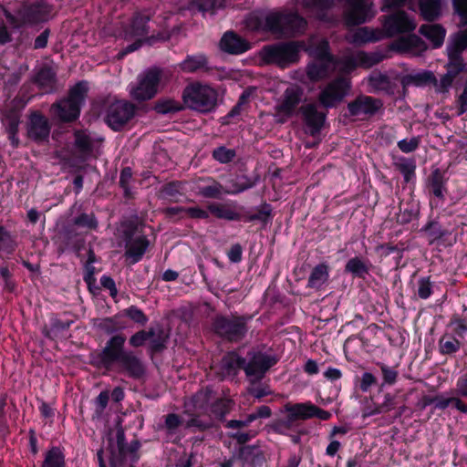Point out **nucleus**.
<instances>
[{"mask_svg":"<svg viewBox=\"0 0 467 467\" xmlns=\"http://www.w3.org/2000/svg\"><path fill=\"white\" fill-rule=\"evenodd\" d=\"M276 363L274 357L253 353L248 363L245 362L244 371L251 383L262 379L265 372Z\"/></svg>","mask_w":467,"mask_h":467,"instance_id":"dca6fc26","label":"nucleus"},{"mask_svg":"<svg viewBox=\"0 0 467 467\" xmlns=\"http://www.w3.org/2000/svg\"><path fill=\"white\" fill-rule=\"evenodd\" d=\"M272 213L271 206L267 203H264L261 205L254 213L246 214L244 217V221L253 222V221H260L263 223H266Z\"/></svg>","mask_w":467,"mask_h":467,"instance_id":"c03bdc74","label":"nucleus"},{"mask_svg":"<svg viewBox=\"0 0 467 467\" xmlns=\"http://www.w3.org/2000/svg\"><path fill=\"white\" fill-rule=\"evenodd\" d=\"M75 146L83 154L89 155L93 150V140L85 131H75Z\"/></svg>","mask_w":467,"mask_h":467,"instance_id":"f704fd0d","label":"nucleus"},{"mask_svg":"<svg viewBox=\"0 0 467 467\" xmlns=\"http://www.w3.org/2000/svg\"><path fill=\"white\" fill-rule=\"evenodd\" d=\"M420 32L432 42L433 47H438V25H422Z\"/></svg>","mask_w":467,"mask_h":467,"instance_id":"6e6d98bb","label":"nucleus"},{"mask_svg":"<svg viewBox=\"0 0 467 467\" xmlns=\"http://www.w3.org/2000/svg\"><path fill=\"white\" fill-rule=\"evenodd\" d=\"M213 157L221 163H228L235 157V150L225 147H218L213 150Z\"/></svg>","mask_w":467,"mask_h":467,"instance_id":"603ef678","label":"nucleus"},{"mask_svg":"<svg viewBox=\"0 0 467 467\" xmlns=\"http://www.w3.org/2000/svg\"><path fill=\"white\" fill-rule=\"evenodd\" d=\"M223 1L224 0H192L188 5V9L206 12L222 7Z\"/></svg>","mask_w":467,"mask_h":467,"instance_id":"a19ab883","label":"nucleus"},{"mask_svg":"<svg viewBox=\"0 0 467 467\" xmlns=\"http://www.w3.org/2000/svg\"><path fill=\"white\" fill-rule=\"evenodd\" d=\"M122 315L128 317L132 321L141 326H144L148 322L147 316L135 306H130V307L124 309L122 311Z\"/></svg>","mask_w":467,"mask_h":467,"instance_id":"09e8293b","label":"nucleus"},{"mask_svg":"<svg viewBox=\"0 0 467 467\" xmlns=\"http://www.w3.org/2000/svg\"><path fill=\"white\" fill-rule=\"evenodd\" d=\"M302 88L296 85L290 86L285 90L281 99L275 107V117L278 118L279 122H285L294 114L302 100Z\"/></svg>","mask_w":467,"mask_h":467,"instance_id":"4468645a","label":"nucleus"},{"mask_svg":"<svg viewBox=\"0 0 467 467\" xmlns=\"http://www.w3.org/2000/svg\"><path fill=\"white\" fill-rule=\"evenodd\" d=\"M296 420L291 417V413H286L283 419H279L273 424V429L279 434H285L296 426Z\"/></svg>","mask_w":467,"mask_h":467,"instance_id":"a18cd8bd","label":"nucleus"},{"mask_svg":"<svg viewBox=\"0 0 467 467\" xmlns=\"http://www.w3.org/2000/svg\"><path fill=\"white\" fill-rule=\"evenodd\" d=\"M250 319V317L237 315L216 316L213 321V330L223 339L238 342L245 337Z\"/></svg>","mask_w":467,"mask_h":467,"instance_id":"423d86ee","label":"nucleus"},{"mask_svg":"<svg viewBox=\"0 0 467 467\" xmlns=\"http://www.w3.org/2000/svg\"><path fill=\"white\" fill-rule=\"evenodd\" d=\"M149 246V241L144 235H140L127 242L125 256L130 259L131 264L139 262Z\"/></svg>","mask_w":467,"mask_h":467,"instance_id":"5701e85b","label":"nucleus"},{"mask_svg":"<svg viewBox=\"0 0 467 467\" xmlns=\"http://www.w3.org/2000/svg\"><path fill=\"white\" fill-rule=\"evenodd\" d=\"M432 80H435L434 75L431 72H424L415 76H406L402 78L401 83L406 87L410 84L422 85Z\"/></svg>","mask_w":467,"mask_h":467,"instance_id":"de8ad7c7","label":"nucleus"},{"mask_svg":"<svg viewBox=\"0 0 467 467\" xmlns=\"http://www.w3.org/2000/svg\"><path fill=\"white\" fill-rule=\"evenodd\" d=\"M367 80L372 92L391 94L396 88L395 82L386 73L380 71H372Z\"/></svg>","mask_w":467,"mask_h":467,"instance_id":"4be33fe9","label":"nucleus"},{"mask_svg":"<svg viewBox=\"0 0 467 467\" xmlns=\"http://www.w3.org/2000/svg\"><path fill=\"white\" fill-rule=\"evenodd\" d=\"M221 366L228 375L235 374L238 368H242L244 369L245 358L239 357L234 352L228 353L223 358Z\"/></svg>","mask_w":467,"mask_h":467,"instance_id":"c756f323","label":"nucleus"},{"mask_svg":"<svg viewBox=\"0 0 467 467\" xmlns=\"http://www.w3.org/2000/svg\"><path fill=\"white\" fill-rule=\"evenodd\" d=\"M283 411L285 413H291V417L296 421L306 420L312 418L327 420L331 418L329 411L320 409L311 402L286 403L284 406Z\"/></svg>","mask_w":467,"mask_h":467,"instance_id":"2eb2a0df","label":"nucleus"},{"mask_svg":"<svg viewBox=\"0 0 467 467\" xmlns=\"http://www.w3.org/2000/svg\"><path fill=\"white\" fill-rule=\"evenodd\" d=\"M336 70L333 58H315L306 67V75L312 81H319L330 76Z\"/></svg>","mask_w":467,"mask_h":467,"instance_id":"6ab92c4d","label":"nucleus"},{"mask_svg":"<svg viewBox=\"0 0 467 467\" xmlns=\"http://www.w3.org/2000/svg\"><path fill=\"white\" fill-rule=\"evenodd\" d=\"M419 6L422 17L427 21H433L438 16V0H419Z\"/></svg>","mask_w":467,"mask_h":467,"instance_id":"ea45409f","label":"nucleus"},{"mask_svg":"<svg viewBox=\"0 0 467 467\" xmlns=\"http://www.w3.org/2000/svg\"><path fill=\"white\" fill-rule=\"evenodd\" d=\"M228 183V186L224 190V193L226 194H238L254 185V182L244 174L235 176L230 180Z\"/></svg>","mask_w":467,"mask_h":467,"instance_id":"cd10ccee","label":"nucleus"},{"mask_svg":"<svg viewBox=\"0 0 467 467\" xmlns=\"http://www.w3.org/2000/svg\"><path fill=\"white\" fill-rule=\"evenodd\" d=\"M149 16L138 15L134 17L131 24V34L134 36H143L149 33L148 28Z\"/></svg>","mask_w":467,"mask_h":467,"instance_id":"37998d69","label":"nucleus"},{"mask_svg":"<svg viewBox=\"0 0 467 467\" xmlns=\"http://www.w3.org/2000/svg\"><path fill=\"white\" fill-rule=\"evenodd\" d=\"M328 42L325 38H313L311 39L310 45L308 47V52L315 58H333L328 52Z\"/></svg>","mask_w":467,"mask_h":467,"instance_id":"7c9ffc66","label":"nucleus"},{"mask_svg":"<svg viewBox=\"0 0 467 467\" xmlns=\"http://www.w3.org/2000/svg\"><path fill=\"white\" fill-rule=\"evenodd\" d=\"M257 381L251 383V386L248 388V392L254 396L255 399H262L269 394H271V390L266 385H256Z\"/></svg>","mask_w":467,"mask_h":467,"instance_id":"0e129e2a","label":"nucleus"},{"mask_svg":"<svg viewBox=\"0 0 467 467\" xmlns=\"http://www.w3.org/2000/svg\"><path fill=\"white\" fill-rule=\"evenodd\" d=\"M453 406L462 412L467 413V405L458 398H440V408L445 409Z\"/></svg>","mask_w":467,"mask_h":467,"instance_id":"052dcab7","label":"nucleus"},{"mask_svg":"<svg viewBox=\"0 0 467 467\" xmlns=\"http://www.w3.org/2000/svg\"><path fill=\"white\" fill-rule=\"evenodd\" d=\"M218 96V91L211 85L193 81L183 88L182 100L185 109L200 113H209L216 109Z\"/></svg>","mask_w":467,"mask_h":467,"instance_id":"7ed1b4c3","label":"nucleus"},{"mask_svg":"<svg viewBox=\"0 0 467 467\" xmlns=\"http://www.w3.org/2000/svg\"><path fill=\"white\" fill-rule=\"evenodd\" d=\"M220 47L223 52L239 55L249 50L250 43L233 31L223 34L220 41Z\"/></svg>","mask_w":467,"mask_h":467,"instance_id":"aec40b11","label":"nucleus"},{"mask_svg":"<svg viewBox=\"0 0 467 467\" xmlns=\"http://www.w3.org/2000/svg\"><path fill=\"white\" fill-rule=\"evenodd\" d=\"M380 35L381 33L377 34L368 27H359L352 34L348 35L347 40L351 44L359 46L379 40L382 37Z\"/></svg>","mask_w":467,"mask_h":467,"instance_id":"393cba45","label":"nucleus"},{"mask_svg":"<svg viewBox=\"0 0 467 467\" xmlns=\"http://www.w3.org/2000/svg\"><path fill=\"white\" fill-rule=\"evenodd\" d=\"M380 369L383 375L384 383L392 385L396 382L398 372L394 368L385 364H381Z\"/></svg>","mask_w":467,"mask_h":467,"instance_id":"69168bd1","label":"nucleus"},{"mask_svg":"<svg viewBox=\"0 0 467 467\" xmlns=\"http://www.w3.org/2000/svg\"><path fill=\"white\" fill-rule=\"evenodd\" d=\"M300 110L311 134L314 135L319 132L324 125L326 114L318 111L317 105L313 103L302 106Z\"/></svg>","mask_w":467,"mask_h":467,"instance_id":"412c9836","label":"nucleus"},{"mask_svg":"<svg viewBox=\"0 0 467 467\" xmlns=\"http://www.w3.org/2000/svg\"><path fill=\"white\" fill-rule=\"evenodd\" d=\"M261 57L267 64L285 67L298 59V46L295 42L279 43L264 47Z\"/></svg>","mask_w":467,"mask_h":467,"instance_id":"9d476101","label":"nucleus"},{"mask_svg":"<svg viewBox=\"0 0 467 467\" xmlns=\"http://www.w3.org/2000/svg\"><path fill=\"white\" fill-rule=\"evenodd\" d=\"M135 106L124 100L112 102L107 110L106 121L114 130L122 129L134 116Z\"/></svg>","mask_w":467,"mask_h":467,"instance_id":"ddd939ff","label":"nucleus"},{"mask_svg":"<svg viewBox=\"0 0 467 467\" xmlns=\"http://www.w3.org/2000/svg\"><path fill=\"white\" fill-rule=\"evenodd\" d=\"M35 80L45 91L51 90L56 81V73L50 67H43L37 72Z\"/></svg>","mask_w":467,"mask_h":467,"instance_id":"473e14b6","label":"nucleus"},{"mask_svg":"<svg viewBox=\"0 0 467 467\" xmlns=\"http://www.w3.org/2000/svg\"><path fill=\"white\" fill-rule=\"evenodd\" d=\"M16 248L14 236L2 225H0V250L12 254Z\"/></svg>","mask_w":467,"mask_h":467,"instance_id":"79ce46f5","label":"nucleus"},{"mask_svg":"<svg viewBox=\"0 0 467 467\" xmlns=\"http://www.w3.org/2000/svg\"><path fill=\"white\" fill-rule=\"evenodd\" d=\"M224 190L222 184L213 182V184L201 188L199 193L206 198H220Z\"/></svg>","mask_w":467,"mask_h":467,"instance_id":"8fccbe9b","label":"nucleus"},{"mask_svg":"<svg viewBox=\"0 0 467 467\" xmlns=\"http://www.w3.org/2000/svg\"><path fill=\"white\" fill-rule=\"evenodd\" d=\"M383 57L379 53H367L364 51L356 52V61L358 67L368 68L377 65L382 60Z\"/></svg>","mask_w":467,"mask_h":467,"instance_id":"58836bf2","label":"nucleus"},{"mask_svg":"<svg viewBox=\"0 0 467 467\" xmlns=\"http://www.w3.org/2000/svg\"><path fill=\"white\" fill-rule=\"evenodd\" d=\"M208 210L217 218L227 221L240 220V214L235 212L229 204L212 203L208 206Z\"/></svg>","mask_w":467,"mask_h":467,"instance_id":"c85d7f7f","label":"nucleus"},{"mask_svg":"<svg viewBox=\"0 0 467 467\" xmlns=\"http://www.w3.org/2000/svg\"><path fill=\"white\" fill-rule=\"evenodd\" d=\"M154 335L155 331L152 328L149 331L140 330L130 337V344L135 348L140 347Z\"/></svg>","mask_w":467,"mask_h":467,"instance_id":"5fc2aeb1","label":"nucleus"},{"mask_svg":"<svg viewBox=\"0 0 467 467\" xmlns=\"http://www.w3.org/2000/svg\"><path fill=\"white\" fill-rule=\"evenodd\" d=\"M349 89V80L345 78H337L321 90L318 101L326 109L334 108L344 99Z\"/></svg>","mask_w":467,"mask_h":467,"instance_id":"f8f14e48","label":"nucleus"},{"mask_svg":"<svg viewBox=\"0 0 467 467\" xmlns=\"http://www.w3.org/2000/svg\"><path fill=\"white\" fill-rule=\"evenodd\" d=\"M356 60V53L344 56L339 60L335 61L336 69L343 73H348L358 67Z\"/></svg>","mask_w":467,"mask_h":467,"instance_id":"49530a36","label":"nucleus"},{"mask_svg":"<svg viewBox=\"0 0 467 467\" xmlns=\"http://www.w3.org/2000/svg\"><path fill=\"white\" fill-rule=\"evenodd\" d=\"M234 402L230 399H217L211 405V413L219 420H224L225 416L231 412Z\"/></svg>","mask_w":467,"mask_h":467,"instance_id":"2f4dec72","label":"nucleus"},{"mask_svg":"<svg viewBox=\"0 0 467 467\" xmlns=\"http://www.w3.org/2000/svg\"><path fill=\"white\" fill-rule=\"evenodd\" d=\"M420 142L419 137H411L410 139H403L398 141V147L402 152L410 153L418 149Z\"/></svg>","mask_w":467,"mask_h":467,"instance_id":"4d7b16f0","label":"nucleus"},{"mask_svg":"<svg viewBox=\"0 0 467 467\" xmlns=\"http://www.w3.org/2000/svg\"><path fill=\"white\" fill-rule=\"evenodd\" d=\"M140 443L135 440L130 445L126 443L125 432L122 428L117 430L116 441L109 445V463L111 467H123L125 462L129 458L130 462H134L138 460L137 454Z\"/></svg>","mask_w":467,"mask_h":467,"instance_id":"1a4fd4ad","label":"nucleus"},{"mask_svg":"<svg viewBox=\"0 0 467 467\" xmlns=\"http://www.w3.org/2000/svg\"><path fill=\"white\" fill-rule=\"evenodd\" d=\"M417 27L415 19L405 11H395L382 18L384 36L393 37L400 34L410 33Z\"/></svg>","mask_w":467,"mask_h":467,"instance_id":"9b49d317","label":"nucleus"},{"mask_svg":"<svg viewBox=\"0 0 467 467\" xmlns=\"http://www.w3.org/2000/svg\"><path fill=\"white\" fill-rule=\"evenodd\" d=\"M50 13V6L44 1L24 5L16 10V14L5 10L6 22L14 28H19L26 24L46 21L48 19Z\"/></svg>","mask_w":467,"mask_h":467,"instance_id":"0eeeda50","label":"nucleus"},{"mask_svg":"<svg viewBox=\"0 0 467 467\" xmlns=\"http://www.w3.org/2000/svg\"><path fill=\"white\" fill-rule=\"evenodd\" d=\"M394 166L403 175L406 182H410L415 175L416 164L411 159L399 158L394 162Z\"/></svg>","mask_w":467,"mask_h":467,"instance_id":"72a5a7b5","label":"nucleus"},{"mask_svg":"<svg viewBox=\"0 0 467 467\" xmlns=\"http://www.w3.org/2000/svg\"><path fill=\"white\" fill-rule=\"evenodd\" d=\"M414 47L418 49L424 48L423 42L415 35L410 36L407 38H402L398 45V48L402 51H409Z\"/></svg>","mask_w":467,"mask_h":467,"instance_id":"3c124183","label":"nucleus"},{"mask_svg":"<svg viewBox=\"0 0 467 467\" xmlns=\"http://www.w3.org/2000/svg\"><path fill=\"white\" fill-rule=\"evenodd\" d=\"M467 49V27L452 34L448 41L446 53L448 62L444 66L446 73L440 78V91L447 92L456 77L463 72L466 64L462 57Z\"/></svg>","mask_w":467,"mask_h":467,"instance_id":"f03ea898","label":"nucleus"},{"mask_svg":"<svg viewBox=\"0 0 467 467\" xmlns=\"http://www.w3.org/2000/svg\"><path fill=\"white\" fill-rule=\"evenodd\" d=\"M213 396V390L210 389H205L198 391L195 396V405L199 407H203L206 403H208Z\"/></svg>","mask_w":467,"mask_h":467,"instance_id":"338daca9","label":"nucleus"},{"mask_svg":"<svg viewBox=\"0 0 467 467\" xmlns=\"http://www.w3.org/2000/svg\"><path fill=\"white\" fill-rule=\"evenodd\" d=\"M382 108V102L373 97L360 95L348 104L351 116H372Z\"/></svg>","mask_w":467,"mask_h":467,"instance_id":"f3484780","label":"nucleus"},{"mask_svg":"<svg viewBox=\"0 0 467 467\" xmlns=\"http://www.w3.org/2000/svg\"><path fill=\"white\" fill-rule=\"evenodd\" d=\"M455 13L460 16L461 26H467V0H452Z\"/></svg>","mask_w":467,"mask_h":467,"instance_id":"bf43d9fd","label":"nucleus"},{"mask_svg":"<svg viewBox=\"0 0 467 467\" xmlns=\"http://www.w3.org/2000/svg\"><path fill=\"white\" fill-rule=\"evenodd\" d=\"M184 109L179 101L172 99H161L156 101L154 109L161 114L177 112Z\"/></svg>","mask_w":467,"mask_h":467,"instance_id":"4c0bfd02","label":"nucleus"},{"mask_svg":"<svg viewBox=\"0 0 467 467\" xmlns=\"http://www.w3.org/2000/svg\"><path fill=\"white\" fill-rule=\"evenodd\" d=\"M41 467H65V456L57 447L51 448L46 454Z\"/></svg>","mask_w":467,"mask_h":467,"instance_id":"c9c22d12","label":"nucleus"},{"mask_svg":"<svg viewBox=\"0 0 467 467\" xmlns=\"http://www.w3.org/2000/svg\"><path fill=\"white\" fill-rule=\"evenodd\" d=\"M29 138L36 141H44L49 137L50 124L48 119L38 112L31 114L27 128Z\"/></svg>","mask_w":467,"mask_h":467,"instance_id":"a211bd4d","label":"nucleus"},{"mask_svg":"<svg viewBox=\"0 0 467 467\" xmlns=\"http://www.w3.org/2000/svg\"><path fill=\"white\" fill-rule=\"evenodd\" d=\"M329 276L328 265L325 263L316 265L307 281V286L310 288L320 289L327 281Z\"/></svg>","mask_w":467,"mask_h":467,"instance_id":"bb28decb","label":"nucleus"},{"mask_svg":"<svg viewBox=\"0 0 467 467\" xmlns=\"http://www.w3.org/2000/svg\"><path fill=\"white\" fill-rule=\"evenodd\" d=\"M180 68L186 73L208 71V59L203 54L189 55L180 63Z\"/></svg>","mask_w":467,"mask_h":467,"instance_id":"b1692460","label":"nucleus"},{"mask_svg":"<svg viewBox=\"0 0 467 467\" xmlns=\"http://www.w3.org/2000/svg\"><path fill=\"white\" fill-rule=\"evenodd\" d=\"M181 190L180 182H171L161 188V193L164 197L173 200L181 194Z\"/></svg>","mask_w":467,"mask_h":467,"instance_id":"e2e57ef3","label":"nucleus"},{"mask_svg":"<svg viewBox=\"0 0 467 467\" xmlns=\"http://www.w3.org/2000/svg\"><path fill=\"white\" fill-rule=\"evenodd\" d=\"M88 89L86 81L77 83L69 89L68 96L66 99L52 105L51 110L54 115L63 122L77 119L80 114V109L85 101Z\"/></svg>","mask_w":467,"mask_h":467,"instance_id":"20e7f679","label":"nucleus"},{"mask_svg":"<svg viewBox=\"0 0 467 467\" xmlns=\"http://www.w3.org/2000/svg\"><path fill=\"white\" fill-rule=\"evenodd\" d=\"M163 76L164 71L159 67L148 68L138 76L137 83L130 86V96L137 101L152 99Z\"/></svg>","mask_w":467,"mask_h":467,"instance_id":"6e6552de","label":"nucleus"},{"mask_svg":"<svg viewBox=\"0 0 467 467\" xmlns=\"http://www.w3.org/2000/svg\"><path fill=\"white\" fill-rule=\"evenodd\" d=\"M126 337L116 335L110 337L97 357L99 368L110 369L118 364L120 372L133 379H140L145 374V365L134 352L125 350Z\"/></svg>","mask_w":467,"mask_h":467,"instance_id":"f257e3e1","label":"nucleus"},{"mask_svg":"<svg viewBox=\"0 0 467 467\" xmlns=\"http://www.w3.org/2000/svg\"><path fill=\"white\" fill-rule=\"evenodd\" d=\"M440 352L447 355L457 352L462 345L461 342L456 338H451L445 341L444 343H442V340H440Z\"/></svg>","mask_w":467,"mask_h":467,"instance_id":"680f3d73","label":"nucleus"},{"mask_svg":"<svg viewBox=\"0 0 467 467\" xmlns=\"http://www.w3.org/2000/svg\"><path fill=\"white\" fill-rule=\"evenodd\" d=\"M74 224L88 229H96L98 227V222L92 213H81L74 219Z\"/></svg>","mask_w":467,"mask_h":467,"instance_id":"864d4df0","label":"nucleus"},{"mask_svg":"<svg viewBox=\"0 0 467 467\" xmlns=\"http://www.w3.org/2000/svg\"><path fill=\"white\" fill-rule=\"evenodd\" d=\"M345 271L356 276L364 277L365 275L368 274L369 267L361 258L354 257L348 261Z\"/></svg>","mask_w":467,"mask_h":467,"instance_id":"e433bc0d","label":"nucleus"},{"mask_svg":"<svg viewBox=\"0 0 467 467\" xmlns=\"http://www.w3.org/2000/svg\"><path fill=\"white\" fill-rule=\"evenodd\" d=\"M3 125L9 135V140L14 147H17L19 140L16 136L18 125L20 123V116L16 111H10L5 115L2 119Z\"/></svg>","mask_w":467,"mask_h":467,"instance_id":"a878e982","label":"nucleus"},{"mask_svg":"<svg viewBox=\"0 0 467 467\" xmlns=\"http://www.w3.org/2000/svg\"><path fill=\"white\" fill-rule=\"evenodd\" d=\"M265 27L280 36H295L306 29V20L296 13H270L265 17Z\"/></svg>","mask_w":467,"mask_h":467,"instance_id":"39448f33","label":"nucleus"},{"mask_svg":"<svg viewBox=\"0 0 467 467\" xmlns=\"http://www.w3.org/2000/svg\"><path fill=\"white\" fill-rule=\"evenodd\" d=\"M395 407V398L390 394H386L384 397V401L376 406L375 410L372 411V414L386 413L393 410Z\"/></svg>","mask_w":467,"mask_h":467,"instance_id":"13d9d810","label":"nucleus"},{"mask_svg":"<svg viewBox=\"0 0 467 467\" xmlns=\"http://www.w3.org/2000/svg\"><path fill=\"white\" fill-rule=\"evenodd\" d=\"M131 178H132L131 169L130 167H125L124 169H122V171L120 172V176H119V184L123 188L126 195L130 194V190H129L128 186H129V182L131 180Z\"/></svg>","mask_w":467,"mask_h":467,"instance_id":"774afa93","label":"nucleus"}]
</instances>
